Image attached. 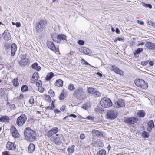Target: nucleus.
<instances>
[{
	"label": "nucleus",
	"instance_id": "1",
	"mask_svg": "<svg viewBox=\"0 0 155 155\" xmlns=\"http://www.w3.org/2000/svg\"><path fill=\"white\" fill-rule=\"evenodd\" d=\"M24 134L26 138L30 141H34L35 139V133L29 127L25 129Z\"/></svg>",
	"mask_w": 155,
	"mask_h": 155
},
{
	"label": "nucleus",
	"instance_id": "2",
	"mask_svg": "<svg viewBox=\"0 0 155 155\" xmlns=\"http://www.w3.org/2000/svg\"><path fill=\"white\" fill-rule=\"evenodd\" d=\"M46 23V21L41 20L38 21L35 24V30L38 33H40L43 31L45 27Z\"/></svg>",
	"mask_w": 155,
	"mask_h": 155
},
{
	"label": "nucleus",
	"instance_id": "3",
	"mask_svg": "<svg viewBox=\"0 0 155 155\" xmlns=\"http://www.w3.org/2000/svg\"><path fill=\"white\" fill-rule=\"evenodd\" d=\"M101 105L104 108L109 107L111 106L112 103L111 101L107 97H104L100 101Z\"/></svg>",
	"mask_w": 155,
	"mask_h": 155
},
{
	"label": "nucleus",
	"instance_id": "4",
	"mask_svg": "<svg viewBox=\"0 0 155 155\" xmlns=\"http://www.w3.org/2000/svg\"><path fill=\"white\" fill-rule=\"evenodd\" d=\"M135 85L138 87L143 89H146L148 87L147 84L144 81L141 79H136L135 81Z\"/></svg>",
	"mask_w": 155,
	"mask_h": 155
},
{
	"label": "nucleus",
	"instance_id": "5",
	"mask_svg": "<svg viewBox=\"0 0 155 155\" xmlns=\"http://www.w3.org/2000/svg\"><path fill=\"white\" fill-rule=\"evenodd\" d=\"M27 118L25 114H22L17 119L16 123L19 126H22L27 121Z\"/></svg>",
	"mask_w": 155,
	"mask_h": 155
},
{
	"label": "nucleus",
	"instance_id": "6",
	"mask_svg": "<svg viewBox=\"0 0 155 155\" xmlns=\"http://www.w3.org/2000/svg\"><path fill=\"white\" fill-rule=\"evenodd\" d=\"M62 137L61 134H57L54 135L51 139V140L56 144L58 145L61 142V139Z\"/></svg>",
	"mask_w": 155,
	"mask_h": 155
},
{
	"label": "nucleus",
	"instance_id": "7",
	"mask_svg": "<svg viewBox=\"0 0 155 155\" xmlns=\"http://www.w3.org/2000/svg\"><path fill=\"white\" fill-rule=\"evenodd\" d=\"M117 115V113L114 110H110L107 111V116L109 119H114L116 117Z\"/></svg>",
	"mask_w": 155,
	"mask_h": 155
},
{
	"label": "nucleus",
	"instance_id": "8",
	"mask_svg": "<svg viewBox=\"0 0 155 155\" xmlns=\"http://www.w3.org/2000/svg\"><path fill=\"white\" fill-rule=\"evenodd\" d=\"M73 95L75 97H77L79 98H83L84 95V93L82 89L78 88L76 90L73 94Z\"/></svg>",
	"mask_w": 155,
	"mask_h": 155
},
{
	"label": "nucleus",
	"instance_id": "9",
	"mask_svg": "<svg viewBox=\"0 0 155 155\" xmlns=\"http://www.w3.org/2000/svg\"><path fill=\"white\" fill-rule=\"evenodd\" d=\"M53 40L57 43H60L62 40H67L66 36L64 34H59L57 36V40H56L55 38H52Z\"/></svg>",
	"mask_w": 155,
	"mask_h": 155
},
{
	"label": "nucleus",
	"instance_id": "10",
	"mask_svg": "<svg viewBox=\"0 0 155 155\" xmlns=\"http://www.w3.org/2000/svg\"><path fill=\"white\" fill-rule=\"evenodd\" d=\"M10 132L12 136L15 138H18L19 137V134L15 127L14 126L11 127Z\"/></svg>",
	"mask_w": 155,
	"mask_h": 155
},
{
	"label": "nucleus",
	"instance_id": "11",
	"mask_svg": "<svg viewBox=\"0 0 155 155\" xmlns=\"http://www.w3.org/2000/svg\"><path fill=\"white\" fill-rule=\"evenodd\" d=\"M58 131V129L57 127H55L50 130L48 133V136L50 138L53 137Z\"/></svg>",
	"mask_w": 155,
	"mask_h": 155
},
{
	"label": "nucleus",
	"instance_id": "12",
	"mask_svg": "<svg viewBox=\"0 0 155 155\" xmlns=\"http://www.w3.org/2000/svg\"><path fill=\"white\" fill-rule=\"evenodd\" d=\"M21 60L19 64L21 66H24L27 65L28 62V59L26 58L25 55H21Z\"/></svg>",
	"mask_w": 155,
	"mask_h": 155
},
{
	"label": "nucleus",
	"instance_id": "13",
	"mask_svg": "<svg viewBox=\"0 0 155 155\" xmlns=\"http://www.w3.org/2000/svg\"><path fill=\"white\" fill-rule=\"evenodd\" d=\"M125 106L124 101L123 100L120 98L117 102L115 103L114 107L116 108L123 107Z\"/></svg>",
	"mask_w": 155,
	"mask_h": 155
},
{
	"label": "nucleus",
	"instance_id": "14",
	"mask_svg": "<svg viewBox=\"0 0 155 155\" xmlns=\"http://www.w3.org/2000/svg\"><path fill=\"white\" fill-rule=\"evenodd\" d=\"M138 120V119L135 117H127L125 119L126 123L134 124L136 123Z\"/></svg>",
	"mask_w": 155,
	"mask_h": 155
},
{
	"label": "nucleus",
	"instance_id": "15",
	"mask_svg": "<svg viewBox=\"0 0 155 155\" xmlns=\"http://www.w3.org/2000/svg\"><path fill=\"white\" fill-rule=\"evenodd\" d=\"M6 147L7 149L9 150H14L16 148L15 144L14 143L10 142H7Z\"/></svg>",
	"mask_w": 155,
	"mask_h": 155
},
{
	"label": "nucleus",
	"instance_id": "16",
	"mask_svg": "<svg viewBox=\"0 0 155 155\" xmlns=\"http://www.w3.org/2000/svg\"><path fill=\"white\" fill-rule=\"evenodd\" d=\"M2 36L6 40L8 41L11 39V36L9 31L8 30H5L2 34Z\"/></svg>",
	"mask_w": 155,
	"mask_h": 155
},
{
	"label": "nucleus",
	"instance_id": "17",
	"mask_svg": "<svg viewBox=\"0 0 155 155\" xmlns=\"http://www.w3.org/2000/svg\"><path fill=\"white\" fill-rule=\"evenodd\" d=\"M47 46L48 48L54 52L57 51V49L53 43L51 41L48 42Z\"/></svg>",
	"mask_w": 155,
	"mask_h": 155
},
{
	"label": "nucleus",
	"instance_id": "18",
	"mask_svg": "<svg viewBox=\"0 0 155 155\" xmlns=\"http://www.w3.org/2000/svg\"><path fill=\"white\" fill-rule=\"evenodd\" d=\"M92 135L94 137L101 138L103 136V134L102 133L96 130H92Z\"/></svg>",
	"mask_w": 155,
	"mask_h": 155
},
{
	"label": "nucleus",
	"instance_id": "19",
	"mask_svg": "<svg viewBox=\"0 0 155 155\" xmlns=\"http://www.w3.org/2000/svg\"><path fill=\"white\" fill-rule=\"evenodd\" d=\"M148 127L147 129V131L151 132L152 131V129L154 127V125L153 122V120L150 121L147 124Z\"/></svg>",
	"mask_w": 155,
	"mask_h": 155
},
{
	"label": "nucleus",
	"instance_id": "20",
	"mask_svg": "<svg viewBox=\"0 0 155 155\" xmlns=\"http://www.w3.org/2000/svg\"><path fill=\"white\" fill-rule=\"evenodd\" d=\"M145 47L147 49L154 50L155 49V45L152 42H147L145 44Z\"/></svg>",
	"mask_w": 155,
	"mask_h": 155
},
{
	"label": "nucleus",
	"instance_id": "21",
	"mask_svg": "<svg viewBox=\"0 0 155 155\" xmlns=\"http://www.w3.org/2000/svg\"><path fill=\"white\" fill-rule=\"evenodd\" d=\"M111 70L120 75H122L123 74V71L122 70L119 69L115 66H112Z\"/></svg>",
	"mask_w": 155,
	"mask_h": 155
},
{
	"label": "nucleus",
	"instance_id": "22",
	"mask_svg": "<svg viewBox=\"0 0 155 155\" xmlns=\"http://www.w3.org/2000/svg\"><path fill=\"white\" fill-rule=\"evenodd\" d=\"M11 54L12 56H14L17 50V46L15 43L12 44L11 47Z\"/></svg>",
	"mask_w": 155,
	"mask_h": 155
},
{
	"label": "nucleus",
	"instance_id": "23",
	"mask_svg": "<svg viewBox=\"0 0 155 155\" xmlns=\"http://www.w3.org/2000/svg\"><path fill=\"white\" fill-rule=\"evenodd\" d=\"M80 51L85 54H88L91 53L90 50L88 48L84 47L80 49Z\"/></svg>",
	"mask_w": 155,
	"mask_h": 155
},
{
	"label": "nucleus",
	"instance_id": "24",
	"mask_svg": "<svg viewBox=\"0 0 155 155\" xmlns=\"http://www.w3.org/2000/svg\"><path fill=\"white\" fill-rule=\"evenodd\" d=\"M38 73L37 72L33 74L31 79V83L35 82V81L38 80Z\"/></svg>",
	"mask_w": 155,
	"mask_h": 155
},
{
	"label": "nucleus",
	"instance_id": "25",
	"mask_svg": "<svg viewBox=\"0 0 155 155\" xmlns=\"http://www.w3.org/2000/svg\"><path fill=\"white\" fill-rule=\"evenodd\" d=\"M9 119L8 117L2 116L0 118V122H8Z\"/></svg>",
	"mask_w": 155,
	"mask_h": 155
},
{
	"label": "nucleus",
	"instance_id": "26",
	"mask_svg": "<svg viewBox=\"0 0 155 155\" xmlns=\"http://www.w3.org/2000/svg\"><path fill=\"white\" fill-rule=\"evenodd\" d=\"M54 85L58 87H61L63 85V81L60 79L57 80L54 84Z\"/></svg>",
	"mask_w": 155,
	"mask_h": 155
},
{
	"label": "nucleus",
	"instance_id": "27",
	"mask_svg": "<svg viewBox=\"0 0 155 155\" xmlns=\"http://www.w3.org/2000/svg\"><path fill=\"white\" fill-rule=\"evenodd\" d=\"M32 68L35 70L37 71H39L41 68V67L38 65L37 63H34L31 66Z\"/></svg>",
	"mask_w": 155,
	"mask_h": 155
},
{
	"label": "nucleus",
	"instance_id": "28",
	"mask_svg": "<svg viewBox=\"0 0 155 155\" xmlns=\"http://www.w3.org/2000/svg\"><path fill=\"white\" fill-rule=\"evenodd\" d=\"M35 149L34 145L33 144L31 143L28 147V152L30 153H31L34 151Z\"/></svg>",
	"mask_w": 155,
	"mask_h": 155
},
{
	"label": "nucleus",
	"instance_id": "29",
	"mask_svg": "<svg viewBox=\"0 0 155 155\" xmlns=\"http://www.w3.org/2000/svg\"><path fill=\"white\" fill-rule=\"evenodd\" d=\"M74 145H73L72 146L69 147L67 149V151L69 153L71 154L74 152Z\"/></svg>",
	"mask_w": 155,
	"mask_h": 155
},
{
	"label": "nucleus",
	"instance_id": "30",
	"mask_svg": "<svg viewBox=\"0 0 155 155\" xmlns=\"http://www.w3.org/2000/svg\"><path fill=\"white\" fill-rule=\"evenodd\" d=\"M54 73L52 72H50L48 74L46 77V80H49L51 79L53 77Z\"/></svg>",
	"mask_w": 155,
	"mask_h": 155
},
{
	"label": "nucleus",
	"instance_id": "31",
	"mask_svg": "<svg viewBox=\"0 0 155 155\" xmlns=\"http://www.w3.org/2000/svg\"><path fill=\"white\" fill-rule=\"evenodd\" d=\"M137 114L138 116L142 117H143L145 115L144 111L143 110H140L138 111Z\"/></svg>",
	"mask_w": 155,
	"mask_h": 155
},
{
	"label": "nucleus",
	"instance_id": "32",
	"mask_svg": "<svg viewBox=\"0 0 155 155\" xmlns=\"http://www.w3.org/2000/svg\"><path fill=\"white\" fill-rule=\"evenodd\" d=\"M106 151L104 149L100 150L97 153V155H106Z\"/></svg>",
	"mask_w": 155,
	"mask_h": 155
},
{
	"label": "nucleus",
	"instance_id": "33",
	"mask_svg": "<svg viewBox=\"0 0 155 155\" xmlns=\"http://www.w3.org/2000/svg\"><path fill=\"white\" fill-rule=\"evenodd\" d=\"M149 135V133L146 131H143L142 133V136L143 137L148 138Z\"/></svg>",
	"mask_w": 155,
	"mask_h": 155
},
{
	"label": "nucleus",
	"instance_id": "34",
	"mask_svg": "<svg viewBox=\"0 0 155 155\" xmlns=\"http://www.w3.org/2000/svg\"><path fill=\"white\" fill-rule=\"evenodd\" d=\"M12 82L13 85L15 87L17 86L19 84V83L18 81V80L17 78L14 79L12 81Z\"/></svg>",
	"mask_w": 155,
	"mask_h": 155
},
{
	"label": "nucleus",
	"instance_id": "35",
	"mask_svg": "<svg viewBox=\"0 0 155 155\" xmlns=\"http://www.w3.org/2000/svg\"><path fill=\"white\" fill-rule=\"evenodd\" d=\"M21 90L22 92H25L28 90V88L27 86L25 85L21 87Z\"/></svg>",
	"mask_w": 155,
	"mask_h": 155
},
{
	"label": "nucleus",
	"instance_id": "36",
	"mask_svg": "<svg viewBox=\"0 0 155 155\" xmlns=\"http://www.w3.org/2000/svg\"><path fill=\"white\" fill-rule=\"evenodd\" d=\"M143 51V49L142 48H139L136 50L134 52V54H138Z\"/></svg>",
	"mask_w": 155,
	"mask_h": 155
},
{
	"label": "nucleus",
	"instance_id": "37",
	"mask_svg": "<svg viewBox=\"0 0 155 155\" xmlns=\"http://www.w3.org/2000/svg\"><path fill=\"white\" fill-rule=\"evenodd\" d=\"M68 89L70 91H72L75 89L74 85L72 84H70L68 87Z\"/></svg>",
	"mask_w": 155,
	"mask_h": 155
},
{
	"label": "nucleus",
	"instance_id": "38",
	"mask_svg": "<svg viewBox=\"0 0 155 155\" xmlns=\"http://www.w3.org/2000/svg\"><path fill=\"white\" fill-rule=\"evenodd\" d=\"M93 95L95 97H97L100 96L101 95V93L98 91H94L93 93Z\"/></svg>",
	"mask_w": 155,
	"mask_h": 155
},
{
	"label": "nucleus",
	"instance_id": "39",
	"mask_svg": "<svg viewBox=\"0 0 155 155\" xmlns=\"http://www.w3.org/2000/svg\"><path fill=\"white\" fill-rule=\"evenodd\" d=\"M54 105L53 101L51 104V106H48L47 107V109L52 110L53 109H54Z\"/></svg>",
	"mask_w": 155,
	"mask_h": 155
},
{
	"label": "nucleus",
	"instance_id": "40",
	"mask_svg": "<svg viewBox=\"0 0 155 155\" xmlns=\"http://www.w3.org/2000/svg\"><path fill=\"white\" fill-rule=\"evenodd\" d=\"M88 91L89 93L93 94L94 91V88H89Z\"/></svg>",
	"mask_w": 155,
	"mask_h": 155
},
{
	"label": "nucleus",
	"instance_id": "41",
	"mask_svg": "<svg viewBox=\"0 0 155 155\" xmlns=\"http://www.w3.org/2000/svg\"><path fill=\"white\" fill-rule=\"evenodd\" d=\"M49 94L50 95L51 97H54L55 96V94L53 91L51 89H50L48 92Z\"/></svg>",
	"mask_w": 155,
	"mask_h": 155
},
{
	"label": "nucleus",
	"instance_id": "42",
	"mask_svg": "<svg viewBox=\"0 0 155 155\" xmlns=\"http://www.w3.org/2000/svg\"><path fill=\"white\" fill-rule=\"evenodd\" d=\"M88 104H86L82 105L81 106V107L83 108L84 109L86 110H87L88 108Z\"/></svg>",
	"mask_w": 155,
	"mask_h": 155
},
{
	"label": "nucleus",
	"instance_id": "43",
	"mask_svg": "<svg viewBox=\"0 0 155 155\" xmlns=\"http://www.w3.org/2000/svg\"><path fill=\"white\" fill-rule=\"evenodd\" d=\"M29 102L31 104H32L34 103V101L33 97H31L29 100Z\"/></svg>",
	"mask_w": 155,
	"mask_h": 155
},
{
	"label": "nucleus",
	"instance_id": "44",
	"mask_svg": "<svg viewBox=\"0 0 155 155\" xmlns=\"http://www.w3.org/2000/svg\"><path fill=\"white\" fill-rule=\"evenodd\" d=\"M81 62L82 63H83L86 65H89V64L83 58L81 59Z\"/></svg>",
	"mask_w": 155,
	"mask_h": 155
},
{
	"label": "nucleus",
	"instance_id": "45",
	"mask_svg": "<svg viewBox=\"0 0 155 155\" xmlns=\"http://www.w3.org/2000/svg\"><path fill=\"white\" fill-rule=\"evenodd\" d=\"M60 110L61 111H63L64 112H66L65 106H62L60 109Z\"/></svg>",
	"mask_w": 155,
	"mask_h": 155
},
{
	"label": "nucleus",
	"instance_id": "46",
	"mask_svg": "<svg viewBox=\"0 0 155 155\" xmlns=\"http://www.w3.org/2000/svg\"><path fill=\"white\" fill-rule=\"evenodd\" d=\"M84 41L83 40H79L78 41V43L80 45H83L84 44Z\"/></svg>",
	"mask_w": 155,
	"mask_h": 155
},
{
	"label": "nucleus",
	"instance_id": "47",
	"mask_svg": "<svg viewBox=\"0 0 155 155\" xmlns=\"http://www.w3.org/2000/svg\"><path fill=\"white\" fill-rule=\"evenodd\" d=\"M41 84H42L41 81L40 80H39L38 82H37L36 84V86L38 87H40V85Z\"/></svg>",
	"mask_w": 155,
	"mask_h": 155
},
{
	"label": "nucleus",
	"instance_id": "48",
	"mask_svg": "<svg viewBox=\"0 0 155 155\" xmlns=\"http://www.w3.org/2000/svg\"><path fill=\"white\" fill-rule=\"evenodd\" d=\"M38 91L40 92L41 93H42L44 91V89H43V88H42L40 86L38 87Z\"/></svg>",
	"mask_w": 155,
	"mask_h": 155
},
{
	"label": "nucleus",
	"instance_id": "49",
	"mask_svg": "<svg viewBox=\"0 0 155 155\" xmlns=\"http://www.w3.org/2000/svg\"><path fill=\"white\" fill-rule=\"evenodd\" d=\"M59 99L60 100H63L64 98V95L63 94H61L59 97Z\"/></svg>",
	"mask_w": 155,
	"mask_h": 155
},
{
	"label": "nucleus",
	"instance_id": "50",
	"mask_svg": "<svg viewBox=\"0 0 155 155\" xmlns=\"http://www.w3.org/2000/svg\"><path fill=\"white\" fill-rule=\"evenodd\" d=\"M45 96L46 98L48 100V101H51V98L49 96L46 95Z\"/></svg>",
	"mask_w": 155,
	"mask_h": 155
},
{
	"label": "nucleus",
	"instance_id": "51",
	"mask_svg": "<svg viewBox=\"0 0 155 155\" xmlns=\"http://www.w3.org/2000/svg\"><path fill=\"white\" fill-rule=\"evenodd\" d=\"M68 116L69 117H72L74 118H76L77 117L76 115L74 114H71L68 115Z\"/></svg>",
	"mask_w": 155,
	"mask_h": 155
},
{
	"label": "nucleus",
	"instance_id": "52",
	"mask_svg": "<svg viewBox=\"0 0 155 155\" xmlns=\"http://www.w3.org/2000/svg\"><path fill=\"white\" fill-rule=\"evenodd\" d=\"M145 6L146 7H148L150 9L152 8V6L150 4H145Z\"/></svg>",
	"mask_w": 155,
	"mask_h": 155
},
{
	"label": "nucleus",
	"instance_id": "53",
	"mask_svg": "<svg viewBox=\"0 0 155 155\" xmlns=\"http://www.w3.org/2000/svg\"><path fill=\"white\" fill-rule=\"evenodd\" d=\"M10 108L14 110L15 109L16 107L14 104H12L10 105Z\"/></svg>",
	"mask_w": 155,
	"mask_h": 155
},
{
	"label": "nucleus",
	"instance_id": "54",
	"mask_svg": "<svg viewBox=\"0 0 155 155\" xmlns=\"http://www.w3.org/2000/svg\"><path fill=\"white\" fill-rule=\"evenodd\" d=\"M85 135L84 134H81L80 135V137L81 139H83L85 138Z\"/></svg>",
	"mask_w": 155,
	"mask_h": 155
},
{
	"label": "nucleus",
	"instance_id": "55",
	"mask_svg": "<svg viewBox=\"0 0 155 155\" xmlns=\"http://www.w3.org/2000/svg\"><path fill=\"white\" fill-rule=\"evenodd\" d=\"M148 62L147 61H142L141 62L142 65L143 66H145L148 64Z\"/></svg>",
	"mask_w": 155,
	"mask_h": 155
},
{
	"label": "nucleus",
	"instance_id": "56",
	"mask_svg": "<svg viewBox=\"0 0 155 155\" xmlns=\"http://www.w3.org/2000/svg\"><path fill=\"white\" fill-rule=\"evenodd\" d=\"M137 22L138 23L142 25H143L144 24V22L143 21H139V20H137Z\"/></svg>",
	"mask_w": 155,
	"mask_h": 155
},
{
	"label": "nucleus",
	"instance_id": "57",
	"mask_svg": "<svg viewBox=\"0 0 155 155\" xmlns=\"http://www.w3.org/2000/svg\"><path fill=\"white\" fill-rule=\"evenodd\" d=\"M15 25L18 28L19 27L21 26V24L19 22H17L15 24Z\"/></svg>",
	"mask_w": 155,
	"mask_h": 155
},
{
	"label": "nucleus",
	"instance_id": "58",
	"mask_svg": "<svg viewBox=\"0 0 155 155\" xmlns=\"http://www.w3.org/2000/svg\"><path fill=\"white\" fill-rule=\"evenodd\" d=\"M154 63L152 61H150L149 62V64L151 66H153L154 65Z\"/></svg>",
	"mask_w": 155,
	"mask_h": 155
},
{
	"label": "nucleus",
	"instance_id": "59",
	"mask_svg": "<svg viewBox=\"0 0 155 155\" xmlns=\"http://www.w3.org/2000/svg\"><path fill=\"white\" fill-rule=\"evenodd\" d=\"M2 155H9L8 152L5 151L3 153Z\"/></svg>",
	"mask_w": 155,
	"mask_h": 155
},
{
	"label": "nucleus",
	"instance_id": "60",
	"mask_svg": "<svg viewBox=\"0 0 155 155\" xmlns=\"http://www.w3.org/2000/svg\"><path fill=\"white\" fill-rule=\"evenodd\" d=\"M87 119L89 120H92L93 119V117L91 116H88L87 117Z\"/></svg>",
	"mask_w": 155,
	"mask_h": 155
},
{
	"label": "nucleus",
	"instance_id": "61",
	"mask_svg": "<svg viewBox=\"0 0 155 155\" xmlns=\"http://www.w3.org/2000/svg\"><path fill=\"white\" fill-rule=\"evenodd\" d=\"M144 44V43L143 42H141V43H139L137 45V46H139V45H143Z\"/></svg>",
	"mask_w": 155,
	"mask_h": 155
},
{
	"label": "nucleus",
	"instance_id": "62",
	"mask_svg": "<svg viewBox=\"0 0 155 155\" xmlns=\"http://www.w3.org/2000/svg\"><path fill=\"white\" fill-rule=\"evenodd\" d=\"M54 112L57 113H60V110H58L56 109L54 110Z\"/></svg>",
	"mask_w": 155,
	"mask_h": 155
},
{
	"label": "nucleus",
	"instance_id": "63",
	"mask_svg": "<svg viewBox=\"0 0 155 155\" xmlns=\"http://www.w3.org/2000/svg\"><path fill=\"white\" fill-rule=\"evenodd\" d=\"M116 32L117 34H119L120 33L119 30L117 28L116 30Z\"/></svg>",
	"mask_w": 155,
	"mask_h": 155
},
{
	"label": "nucleus",
	"instance_id": "64",
	"mask_svg": "<svg viewBox=\"0 0 155 155\" xmlns=\"http://www.w3.org/2000/svg\"><path fill=\"white\" fill-rule=\"evenodd\" d=\"M97 74L100 76V77H101L102 76V74L99 72H97Z\"/></svg>",
	"mask_w": 155,
	"mask_h": 155
}]
</instances>
